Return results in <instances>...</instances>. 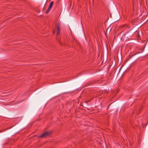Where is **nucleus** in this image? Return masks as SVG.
Returning <instances> with one entry per match:
<instances>
[{
  "label": "nucleus",
  "mask_w": 148,
  "mask_h": 148,
  "mask_svg": "<svg viewBox=\"0 0 148 148\" xmlns=\"http://www.w3.org/2000/svg\"><path fill=\"white\" fill-rule=\"evenodd\" d=\"M51 133V131H47L39 136L38 137L40 138H43L46 137L47 136L49 135Z\"/></svg>",
  "instance_id": "1"
},
{
  "label": "nucleus",
  "mask_w": 148,
  "mask_h": 148,
  "mask_svg": "<svg viewBox=\"0 0 148 148\" xmlns=\"http://www.w3.org/2000/svg\"><path fill=\"white\" fill-rule=\"evenodd\" d=\"M56 28L57 29V36H58L60 34V28L59 25L57 24L56 26Z\"/></svg>",
  "instance_id": "2"
},
{
  "label": "nucleus",
  "mask_w": 148,
  "mask_h": 148,
  "mask_svg": "<svg viewBox=\"0 0 148 148\" xmlns=\"http://www.w3.org/2000/svg\"><path fill=\"white\" fill-rule=\"evenodd\" d=\"M53 4V1H51L50 3V4L49 5V7H48L49 9H51Z\"/></svg>",
  "instance_id": "3"
},
{
  "label": "nucleus",
  "mask_w": 148,
  "mask_h": 148,
  "mask_svg": "<svg viewBox=\"0 0 148 148\" xmlns=\"http://www.w3.org/2000/svg\"><path fill=\"white\" fill-rule=\"evenodd\" d=\"M51 9H49V8H48L47 10L45 12L47 14L48 13L50 10Z\"/></svg>",
  "instance_id": "4"
}]
</instances>
